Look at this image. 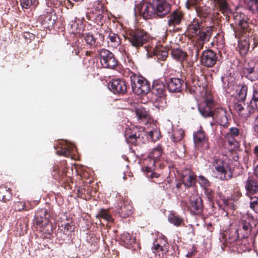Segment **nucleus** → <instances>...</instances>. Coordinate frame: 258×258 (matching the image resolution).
Instances as JSON below:
<instances>
[{"instance_id":"nucleus-11","label":"nucleus","mask_w":258,"mask_h":258,"mask_svg":"<svg viewBox=\"0 0 258 258\" xmlns=\"http://www.w3.org/2000/svg\"><path fill=\"white\" fill-rule=\"evenodd\" d=\"M108 88L114 94L124 95L130 88L128 83L123 79H112L108 84Z\"/></svg>"},{"instance_id":"nucleus-20","label":"nucleus","mask_w":258,"mask_h":258,"mask_svg":"<svg viewBox=\"0 0 258 258\" xmlns=\"http://www.w3.org/2000/svg\"><path fill=\"white\" fill-rule=\"evenodd\" d=\"M245 101H241V100H236L234 103V109L238 114L244 117H248L250 115L254 113L253 110H251L250 108V104L249 103H247L245 108Z\"/></svg>"},{"instance_id":"nucleus-16","label":"nucleus","mask_w":258,"mask_h":258,"mask_svg":"<svg viewBox=\"0 0 258 258\" xmlns=\"http://www.w3.org/2000/svg\"><path fill=\"white\" fill-rule=\"evenodd\" d=\"M214 169L218 173L219 178L222 180H228L232 177V173L230 170H227L226 163L223 160L216 159L213 164Z\"/></svg>"},{"instance_id":"nucleus-41","label":"nucleus","mask_w":258,"mask_h":258,"mask_svg":"<svg viewBox=\"0 0 258 258\" xmlns=\"http://www.w3.org/2000/svg\"><path fill=\"white\" fill-rule=\"evenodd\" d=\"M186 89L190 94H194L197 92L198 88H200L201 85L199 84L198 81L194 79L191 83L185 82V83Z\"/></svg>"},{"instance_id":"nucleus-28","label":"nucleus","mask_w":258,"mask_h":258,"mask_svg":"<svg viewBox=\"0 0 258 258\" xmlns=\"http://www.w3.org/2000/svg\"><path fill=\"white\" fill-rule=\"evenodd\" d=\"M213 27L208 26L202 29L199 34L196 37H198L197 42L202 44L204 45V43L209 41L213 33Z\"/></svg>"},{"instance_id":"nucleus-35","label":"nucleus","mask_w":258,"mask_h":258,"mask_svg":"<svg viewBox=\"0 0 258 258\" xmlns=\"http://www.w3.org/2000/svg\"><path fill=\"white\" fill-rule=\"evenodd\" d=\"M196 175L191 172L187 174H183L182 175L181 181L183 185L189 188L194 186L196 184Z\"/></svg>"},{"instance_id":"nucleus-33","label":"nucleus","mask_w":258,"mask_h":258,"mask_svg":"<svg viewBox=\"0 0 258 258\" xmlns=\"http://www.w3.org/2000/svg\"><path fill=\"white\" fill-rule=\"evenodd\" d=\"M245 186L248 196L258 194V182L253 178L249 177Z\"/></svg>"},{"instance_id":"nucleus-63","label":"nucleus","mask_w":258,"mask_h":258,"mask_svg":"<svg viewBox=\"0 0 258 258\" xmlns=\"http://www.w3.org/2000/svg\"><path fill=\"white\" fill-rule=\"evenodd\" d=\"M73 225L71 223H67L64 224V231L66 232L73 231L74 228Z\"/></svg>"},{"instance_id":"nucleus-1","label":"nucleus","mask_w":258,"mask_h":258,"mask_svg":"<svg viewBox=\"0 0 258 258\" xmlns=\"http://www.w3.org/2000/svg\"><path fill=\"white\" fill-rule=\"evenodd\" d=\"M50 218V213L45 208L38 209L35 214L34 224L39 228L44 239H51L52 237L53 227Z\"/></svg>"},{"instance_id":"nucleus-51","label":"nucleus","mask_w":258,"mask_h":258,"mask_svg":"<svg viewBox=\"0 0 258 258\" xmlns=\"http://www.w3.org/2000/svg\"><path fill=\"white\" fill-rule=\"evenodd\" d=\"M204 194L208 199V200L212 203L213 202L215 198V193L214 190L212 188L211 186H209L204 189Z\"/></svg>"},{"instance_id":"nucleus-43","label":"nucleus","mask_w":258,"mask_h":258,"mask_svg":"<svg viewBox=\"0 0 258 258\" xmlns=\"http://www.w3.org/2000/svg\"><path fill=\"white\" fill-rule=\"evenodd\" d=\"M156 161L153 158L149 157L148 155L147 158L145 160V165L146 166L144 168H145V171L149 173L152 172V171L155 170Z\"/></svg>"},{"instance_id":"nucleus-27","label":"nucleus","mask_w":258,"mask_h":258,"mask_svg":"<svg viewBox=\"0 0 258 258\" xmlns=\"http://www.w3.org/2000/svg\"><path fill=\"white\" fill-rule=\"evenodd\" d=\"M167 88L169 92H180L183 86L184 81L177 78H170L167 82Z\"/></svg>"},{"instance_id":"nucleus-53","label":"nucleus","mask_w":258,"mask_h":258,"mask_svg":"<svg viewBox=\"0 0 258 258\" xmlns=\"http://www.w3.org/2000/svg\"><path fill=\"white\" fill-rule=\"evenodd\" d=\"M162 248V252H167L169 249V244L165 237H159L156 239Z\"/></svg>"},{"instance_id":"nucleus-17","label":"nucleus","mask_w":258,"mask_h":258,"mask_svg":"<svg viewBox=\"0 0 258 258\" xmlns=\"http://www.w3.org/2000/svg\"><path fill=\"white\" fill-rule=\"evenodd\" d=\"M198 109L201 115L207 118L212 117L214 109L216 108L214 101L212 99L206 98L199 105Z\"/></svg>"},{"instance_id":"nucleus-9","label":"nucleus","mask_w":258,"mask_h":258,"mask_svg":"<svg viewBox=\"0 0 258 258\" xmlns=\"http://www.w3.org/2000/svg\"><path fill=\"white\" fill-rule=\"evenodd\" d=\"M155 10L153 0L152 3L143 0L135 7V12L138 13L145 20L156 19Z\"/></svg>"},{"instance_id":"nucleus-12","label":"nucleus","mask_w":258,"mask_h":258,"mask_svg":"<svg viewBox=\"0 0 258 258\" xmlns=\"http://www.w3.org/2000/svg\"><path fill=\"white\" fill-rule=\"evenodd\" d=\"M242 131L237 127H230L224 137L227 141L228 144L231 147L230 150H237L239 146V140L242 135Z\"/></svg>"},{"instance_id":"nucleus-36","label":"nucleus","mask_w":258,"mask_h":258,"mask_svg":"<svg viewBox=\"0 0 258 258\" xmlns=\"http://www.w3.org/2000/svg\"><path fill=\"white\" fill-rule=\"evenodd\" d=\"M171 55L174 59L180 62L181 64L187 60L186 52L178 48L172 49L171 51Z\"/></svg>"},{"instance_id":"nucleus-46","label":"nucleus","mask_w":258,"mask_h":258,"mask_svg":"<svg viewBox=\"0 0 258 258\" xmlns=\"http://www.w3.org/2000/svg\"><path fill=\"white\" fill-rule=\"evenodd\" d=\"M238 47L239 49V52L241 55H245L248 51L250 49L248 45V42L246 40V38L243 40L242 39L239 40Z\"/></svg>"},{"instance_id":"nucleus-37","label":"nucleus","mask_w":258,"mask_h":258,"mask_svg":"<svg viewBox=\"0 0 258 258\" xmlns=\"http://www.w3.org/2000/svg\"><path fill=\"white\" fill-rule=\"evenodd\" d=\"M248 92V87L244 83L239 84L236 90V100H241V101H245Z\"/></svg>"},{"instance_id":"nucleus-2","label":"nucleus","mask_w":258,"mask_h":258,"mask_svg":"<svg viewBox=\"0 0 258 258\" xmlns=\"http://www.w3.org/2000/svg\"><path fill=\"white\" fill-rule=\"evenodd\" d=\"M124 38L133 47L139 49L149 42L151 36L145 30L137 28L128 31L124 35Z\"/></svg>"},{"instance_id":"nucleus-5","label":"nucleus","mask_w":258,"mask_h":258,"mask_svg":"<svg viewBox=\"0 0 258 258\" xmlns=\"http://www.w3.org/2000/svg\"><path fill=\"white\" fill-rule=\"evenodd\" d=\"M145 136L144 128L141 126H136L126 128L124 132V136L127 143L134 146L144 143Z\"/></svg>"},{"instance_id":"nucleus-54","label":"nucleus","mask_w":258,"mask_h":258,"mask_svg":"<svg viewBox=\"0 0 258 258\" xmlns=\"http://www.w3.org/2000/svg\"><path fill=\"white\" fill-rule=\"evenodd\" d=\"M250 208L256 213L258 214V197H251L249 202Z\"/></svg>"},{"instance_id":"nucleus-57","label":"nucleus","mask_w":258,"mask_h":258,"mask_svg":"<svg viewBox=\"0 0 258 258\" xmlns=\"http://www.w3.org/2000/svg\"><path fill=\"white\" fill-rule=\"evenodd\" d=\"M250 2L248 4L249 10L252 13L258 12V0H250Z\"/></svg>"},{"instance_id":"nucleus-44","label":"nucleus","mask_w":258,"mask_h":258,"mask_svg":"<svg viewBox=\"0 0 258 258\" xmlns=\"http://www.w3.org/2000/svg\"><path fill=\"white\" fill-rule=\"evenodd\" d=\"M163 153V148L161 145H158L155 147L152 152L149 154V157L153 158L157 161L162 156Z\"/></svg>"},{"instance_id":"nucleus-61","label":"nucleus","mask_w":258,"mask_h":258,"mask_svg":"<svg viewBox=\"0 0 258 258\" xmlns=\"http://www.w3.org/2000/svg\"><path fill=\"white\" fill-rule=\"evenodd\" d=\"M155 250L157 251H161L162 252V246L160 245V244L157 242V240L156 239L153 243V247H152Z\"/></svg>"},{"instance_id":"nucleus-13","label":"nucleus","mask_w":258,"mask_h":258,"mask_svg":"<svg viewBox=\"0 0 258 258\" xmlns=\"http://www.w3.org/2000/svg\"><path fill=\"white\" fill-rule=\"evenodd\" d=\"M194 143L196 148L199 150H208L210 143L209 137L202 126L193 135Z\"/></svg>"},{"instance_id":"nucleus-30","label":"nucleus","mask_w":258,"mask_h":258,"mask_svg":"<svg viewBox=\"0 0 258 258\" xmlns=\"http://www.w3.org/2000/svg\"><path fill=\"white\" fill-rule=\"evenodd\" d=\"M251 110L255 112L258 110V83H255L252 85V95L251 100L248 102Z\"/></svg>"},{"instance_id":"nucleus-15","label":"nucleus","mask_w":258,"mask_h":258,"mask_svg":"<svg viewBox=\"0 0 258 258\" xmlns=\"http://www.w3.org/2000/svg\"><path fill=\"white\" fill-rule=\"evenodd\" d=\"M218 60V54L210 49L203 51L200 56V62L201 65L208 68L213 67Z\"/></svg>"},{"instance_id":"nucleus-58","label":"nucleus","mask_w":258,"mask_h":258,"mask_svg":"<svg viewBox=\"0 0 258 258\" xmlns=\"http://www.w3.org/2000/svg\"><path fill=\"white\" fill-rule=\"evenodd\" d=\"M148 135L149 138L153 142L157 141L161 137L160 132L157 130L150 131Z\"/></svg>"},{"instance_id":"nucleus-21","label":"nucleus","mask_w":258,"mask_h":258,"mask_svg":"<svg viewBox=\"0 0 258 258\" xmlns=\"http://www.w3.org/2000/svg\"><path fill=\"white\" fill-rule=\"evenodd\" d=\"M240 195L238 193L236 197L235 195L232 196L231 199H226L223 198L221 199V202H217L220 209L223 210L224 211L227 212L228 210L234 211L237 209L236 201L238 200Z\"/></svg>"},{"instance_id":"nucleus-64","label":"nucleus","mask_w":258,"mask_h":258,"mask_svg":"<svg viewBox=\"0 0 258 258\" xmlns=\"http://www.w3.org/2000/svg\"><path fill=\"white\" fill-rule=\"evenodd\" d=\"M253 130L255 135L258 137V115L255 121V124L253 126Z\"/></svg>"},{"instance_id":"nucleus-40","label":"nucleus","mask_w":258,"mask_h":258,"mask_svg":"<svg viewBox=\"0 0 258 258\" xmlns=\"http://www.w3.org/2000/svg\"><path fill=\"white\" fill-rule=\"evenodd\" d=\"M120 240L122 244L125 246L131 245L136 242L135 237L128 233L124 232L120 235Z\"/></svg>"},{"instance_id":"nucleus-60","label":"nucleus","mask_w":258,"mask_h":258,"mask_svg":"<svg viewBox=\"0 0 258 258\" xmlns=\"http://www.w3.org/2000/svg\"><path fill=\"white\" fill-rule=\"evenodd\" d=\"M59 0H47V4L50 7L57 8L60 5Z\"/></svg>"},{"instance_id":"nucleus-31","label":"nucleus","mask_w":258,"mask_h":258,"mask_svg":"<svg viewBox=\"0 0 258 258\" xmlns=\"http://www.w3.org/2000/svg\"><path fill=\"white\" fill-rule=\"evenodd\" d=\"M135 113L140 123L146 124L148 122L150 115L146 109L142 106H139L135 109Z\"/></svg>"},{"instance_id":"nucleus-48","label":"nucleus","mask_w":258,"mask_h":258,"mask_svg":"<svg viewBox=\"0 0 258 258\" xmlns=\"http://www.w3.org/2000/svg\"><path fill=\"white\" fill-rule=\"evenodd\" d=\"M97 218H102L108 222H113V219L111 215L108 213V211L106 209H101L97 215Z\"/></svg>"},{"instance_id":"nucleus-34","label":"nucleus","mask_w":258,"mask_h":258,"mask_svg":"<svg viewBox=\"0 0 258 258\" xmlns=\"http://www.w3.org/2000/svg\"><path fill=\"white\" fill-rule=\"evenodd\" d=\"M52 13L50 12H47L44 15L39 17V21L42 25L46 28H49L53 26L54 19H52Z\"/></svg>"},{"instance_id":"nucleus-24","label":"nucleus","mask_w":258,"mask_h":258,"mask_svg":"<svg viewBox=\"0 0 258 258\" xmlns=\"http://www.w3.org/2000/svg\"><path fill=\"white\" fill-rule=\"evenodd\" d=\"M203 20L195 18L190 22L187 27V31L192 36H197L203 28Z\"/></svg>"},{"instance_id":"nucleus-23","label":"nucleus","mask_w":258,"mask_h":258,"mask_svg":"<svg viewBox=\"0 0 258 258\" xmlns=\"http://www.w3.org/2000/svg\"><path fill=\"white\" fill-rule=\"evenodd\" d=\"M116 211L123 218L130 216L133 213V207L127 201L118 202L115 206Z\"/></svg>"},{"instance_id":"nucleus-14","label":"nucleus","mask_w":258,"mask_h":258,"mask_svg":"<svg viewBox=\"0 0 258 258\" xmlns=\"http://www.w3.org/2000/svg\"><path fill=\"white\" fill-rule=\"evenodd\" d=\"M212 117L216 123L224 128H227L229 125V121H231V116L226 108L223 107L216 108V109H214V113Z\"/></svg>"},{"instance_id":"nucleus-18","label":"nucleus","mask_w":258,"mask_h":258,"mask_svg":"<svg viewBox=\"0 0 258 258\" xmlns=\"http://www.w3.org/2000/svg\"><path fill=\"white\" fill-rule=\"evenodd\" d=\"M156 19L162 18L171 11V7L166 0H153Z\"/></svg>"},{"instance_id":"nucleus-6","label":"nucleus","mask_w":258,"mask_h":258,"mask_svg":"<svg viewBox=\"0 0 258 258\" xmlns=\"http://www.w3.org/2000/svg\"><path fill=\"white\" fill-rule=\"evenodd\" d=\"M234 19L238 27L234 29L235 37L240 38V37L246 35V33H249L251 31L249 24V19L243 13L236 12L234 14Z\"/></svg>"},{"instance_id":"nucleus-52","label":"nucleus","mask_w":258,"mask_h":258,"mask_svg":"<svg viewBox=\"0 0 258 258\" xmlns=\"http://www.w3.org/2000/svg\"><path fill=\"white\" fill-rule=\"evenodd\" d=\"M184 132L181 130H176L173 132L171 136V140L176 143L181 140L183 137Z\"/></svg>"},{"instance_id":"nucleus-19","label":"nucleus","mask_w":258,"mask_h":258,"mask_svg":"<svg viewBox=\"0 0 258 258\" xmlns=\"http://www.w3.org/2000/svg\"><path fill=\"white\" fill-rule=\"evenodd\" d=\"M242 73L247 79L251 81L258 80V67L254 62L245 63L242 69Z\"/></svg>"},{"instance_id":"nucleus-47","label":"nucleus","mask_w":258,"mask_h":258,"mask_svg":"<svg viewBox=\"0 0 258 258\" xmlns=\"http://www.w3.org/2000/svg\"><path fill=\"white\" fill-rule=\"evenodd\" d=\"M72 147L66 144L62 146L61 148L56 151V154L58 155L69 157L71 155Z\"/></svg>"},{"instance_id":"nucleus-56","label":"nucleus","mask_w":258,"mask_h":258,"mask_svg":"<svg viewBox=\"0 0 258 258\" xmlns=\"http://www.w3.org/2000/svg\"><path fill=\"white\" fill-rule=\"evenodd\" d=\"M199 182L203 189L211 186V183L209 180L203 175L199 176Z\"/></svg>"},{"instance_id":"nucleus-25","label":"nucleus","mask_w":258,"mask_h":258,"mask_svg":"<svg viewBox=\"0 0 258 258\" xmlns=\"http://www.w3.org/2000/svg\"><path fill=\"white\" fill-rule=\"evenodd\" d=\"M184 13L180 10L173 11L167 17V24L173 28L179 25L183 20Z\"/></svg>"},{"instance_id":"nucleus-59","label":"nucleus","mask_w":258,"mask_h":258,"mask_svg":"<svg viewBox=\"0 0 258 258\" xmlns=\"http://www.w3.org/2000/svg\"><path fill=\"white\" fill-rule=\"evenodd\" d=\"M15 209L17 211H21L22 210H27L26 208L25 203L23 202H18L15 204Z\"/></svg>"},{"instance_id":"nucleus-7","label":"nucleus","mask_w":258,"mask_h":258,"mask_svg":"<svg viewBox=\"0 0 258 258\" xmlns=\"http://www.w3.org/2000/svg\"><path fill=\"white\" fill-rule=\"evenodd\" d=\"M79 36L83 38L87 48L90 49H96L97 47L103 45L104 35L98 31H95L94 33L91 32L82 33Z\"/></svg>"},{"instance_id":"nucleus-49","label":"nucleus","mask_w":258,"mask_h":258,"mask_svg":"<svg viewBox=\"0 0 258 258\" xmlns=\"http://www.w3.org/2000/svg\"><path fill=\"white\" fill-rule=\"evenodd\" d=\"M246 40L248 42L249 48L251 50H253L258 45V35L256 34H253L251 37L247 38Z\"/></svg>"},{"instance_id":"nucleus-39","label":"nucleus","mask_w":258,"mask_h":258,"mask_svg":"<svg viewBox=\"0 0 258 258\" xmlns=\"http://www.w3.org/2000/svg\"><path fill=\"white\" fill-rule=\"evenodd\" d=\"M12 199L11 189L5 185L0 186V200L7 202Z\"/></svg>"},{"instance_id":"nucleus-8","label":"nucleus","mask_w":258,"mask_h":258,"mask_svg":"<svg viewBox=\"0 0 258 258\" xmlns=\"http://www.w3.org/2000/svg\"><path fill=\"white\" fill-rule=\"evenodd\" d=\"M97 54L103 68L115 69L117 67L118 61L111 51L105 48H102L97 51Z\"/></svg>"},{"instance_id":"nucleus-50","label":"nucleus","mask_w":258,"mask_h":258,"mask_svg":"<svg viewBox=\"0 0 258 258\" xmlns=\"http://www.w3.org/2000/svg\"><path fill=\"white\" fill-rule=\"evenodd\" d=\"M153 53L157 56L158 59L163 61L165 60L168 55V52L166 50L160 48L157 50L154 49Z\"/></svg>"},{"instance_id":"nucleus-38","label":"nucleus","mask_w":258,"mask_h":258,"mask_svg":"<svg viewBox=\"0 0 258 258\" xmlns=\"http://www.w3.org/2000/svg\"><path fill=\"white\" fill-rule=\"evenodd\" d=\"M195 9L198 16L201 18V20L207 18L210 13V7L203 4L196 6Z\"/></svg>"},{"instance_id":"nucleus-42","label":"nucleus","mask_w":258,"mask_h":258,"mask_svg":"<svg viewBox=\"0 0 258 258\" xmlns=\"http://www.w3.org/2000/svg\"><path fill=\"white\" fill-rule=\"evenodd\" d=\"M38 0H20V5L23 9H33L38 6Z\"/></svg>"},{"instance_id":"nucleus-4","label":"nucleus","mask_w":258,"mask_h":258,"mask_svg":"<svg viewBox=\"0 0 258 258\" xmlns=\"http://www.w3.org/2000/svg\"><path fill=\"white\" fill-rule=\"evenodd\" d=\"M130 81L132 90L137 95H145L150 91V84L145 78L131 73Z\"/></svg>"},{"instance_id":"nucleus-32","label":"nucleus","mask_w":258,"mask_h":258,"mask_svg":"<svg viewBox=\"0 0 258 258\" xmlns=\"http://www.w3.org/2000/svg\"><path fill=\"white\" fill-rule=\"evenodd\" d=\"M52 175L53 178L59 183H64L68 181V177H66V173L64 170L60 173L58 165H55L52 167Z\"/></svg>"},{"instance_id":"nucleus-55","label":"nucleus","mask_w":258,"mask_h":258,"mask_svg":"<svg viewBox=\"0 0 258 258\" xmlns=\"http://www.w3.org/2000/svg\"><path fill=\"white\" fill-rule=\"evenodd\" d=\"M203 45L200 44L198 42H196L193 45L192 49V55H195V58L197 60L199 58V52L203 48Z\"/></svg>"},{"instance_id":"nucleus-10","label":"nucleus","mask_w":258,"mask_h":258,"mask_svg":"<svg viewBox=\"0 0 258 258\" xmlns=\"http://www.w3.org/2000/svg\"><path fill=\"white\" fill-rule=\"evenodd\" d=\"M186 208L191 215H200L204 210L202 198L197 193L193 194L188 198Z\"/></svg>"},{"instance_id":"nucleus-29","label":"nucleus","mask_w":258,"mask_h":258,"mask_svg":"<svg viewBox=\"0 0 258 258\" xmlns=\"http://www.w3.org/2000/svg\"><path fill=\"white\" fill-rule=\"evenodd\" d=\"M106 32L109 33L107 36V43L109 47L116 48L120 45L121 40L118 34L112 32L110 28H108L106 30Z\"/></svg>"},{"instance_id":"nucleus-45","label":"nucleus","mask_w":258,"mask_h":258,"mask_svg":"<svg viewBox=\"0 0 258 258\" xmlns=\"http://www.w3.org/2000/svg\"><path fill=\"white\" fill-rule=\"evenodd\" d=\"M168 221L177 227L184 225L183 218L179 215L171 214L168 217Z\"/></svg>"},{"instance_id":"nucleus-3","label":"nucleus","mask_w":258,"mask_h":258,"mask_svg":"<svg viewBox=\"0 0 258 258\" xmlns=\"http://www.w3.org/2000/svg\"><path fill=\"white\" fill-rule=\"evenodd\" d=\"M254 220L252 216L248 215L243 216L239 221L235 234L229 239V242L236 241L237 239L247 238L250 234L252 226V222Z\"/></svg>"},{"instance_id":"nucleus-62","label":"nucleus","mask_w":258,"mask_h":258,"mask_svg":"<svg viewBox=\"0 0 258 258\" xmlns=\"http://www.w3.org/2000/svg\"><path fill=\"white\" fill-rule=\"evenodd\" d=\"M161 258H174V256L172 252H170L168 249L167 252H162Z\"/></svg>"},{"instance_id":"nucleus-26","label":"nucleus","mask_w":258,"mask_h":258,"mask_svg":"<svg viewBox=\"0 0 258 258\" xmlns=\"http://www.w3.org/2000/svg\"><path fill=\"white\" fill-rule=\"evenodd\" d=\"M150 91L152 94L158 97H162L165 96L166 89L164 83L160 80H154L153 82Z\"/></svg>"},{"instance_id":"nucleus-22","label":"nucleus","mask_w":258,"mask_h":258,"mask_svg":"<svg viewBox=\"0 0 258 258\" xmlns=\"http://www.w3.org/2000/svg\"><path fill=\"white\" fill-rule=\"evenodd\" d=\"M100 9H95L92 12L86 14V18L88 20L94 22L97 25H102L104 21V12L103 10V6L101 3L100 5Z\"/></svg>"}]
</instances>
